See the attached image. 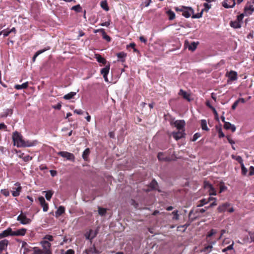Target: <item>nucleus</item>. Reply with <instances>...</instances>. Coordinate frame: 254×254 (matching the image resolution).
Instances as JSON below:
<instances>
[{"mask_svg": "<svg viewBox=\"0 0 254 254\" xmlns=\"http://www.w3.org/2000/svg\"><path fill=\"white\" fill-rule=\"evenodd\" d=\"M107 212V209L105 208H101L99 207H98V213L101 216L104 215Z\"/></svg>", "mask_w": 254, "mask_h": 254, "instance_id": "42", "label": "nucleus"}, {"mask_svg": "<svg viewBox=\"0 0 254 254\" xmlns=\"http://www.w3.org/2000/svg\"><path fill=\"white\" fill-rule=\"evenodd\" d=\"M235 5V0H224L223 2V6L226 8H232Z\"/></svg>", "mask_w": 254, "mask_h": 254, "instance_id": "12", "label": "nucleus"}, {"mask_svg": "<svg viewBox=\"0 0 254 254\" xmlns=\"http://www.w3.org/2000/svg\"><path fill=\"white\" fill-rule=\"evenodd\" d=\"M254 174V167L251 166L250 167V173H249V175L250 176H252Z\"/></svg>", "mask_w": 254, "mask_h": 254, "instance_id": "61", "label": "nucleus"}, {"mask_svg": "<svg viewBox=\"0 0 254 254\" xmlns=\"http://www.w3.org/2000/svg\"><path fill=\"white\" fill-rule=\"evenodd\" d=\"M17 220L19 221V222L23 225L29 224L31 222V220L29 218H28L26 217V214L22 212L18 216Z\"/></svg>", "mask_w": 254, "mask_h": 254, "instance_id": "3", "label": "nucleus"}, {"mask_svg": "<svg viewBox=\"0 0 254 254\" xmlns=\"http://www.w3.org/2000/svg\"><path fill=\"white\" fill-rule=\"evenodd\" d=\"M74 254V251L71 249L68 250L66 252V253H65V254Z\"/></svg>", "mask_w": 254, "mask_h": 254, "instance_id": "64", "label": "nucleus"}, {"mask_svg": "<svg viewBox=\"0 0 254 254\" xmlns=\"http://www.w3.org/2000/svg\"><path fill=\"white\" fill-rule=\"evenodd\" d=\"M1 191H2V193L5 196H7L9 195V193L7 190H2Z\"/></svg>", "mask_w": 254, "mask_h": 254, "instance_id": "62", "label": "nucleus"}, {"mask_svg": "<svg viewBox=\"0 0 254 254\" xmlns=\"http://www.w3.org/2000/svg\"><path fill=\"white\" fill-rule=\"evenodd\" d=\"M158 159L159 161L169 162L171 160L170 157L165 155V153L160 152L158 153Z\"/></svg>", "mask_w": 254, "mask_h": 254, "instance_id": "13", "label": "nucleus"}, {"mask_svg": "<svg viewBox=\"0 0 254 254\" xmlns=\"http://www.w3.org/2000/svg\"><path fill=\"white\" fill-rule=\"evenodd\" d=\"M168 14L169 15V19L170 20H173L175 18V14L173 11H172L171 10L168 11Z\"/></svg>", "mask_w": 254, "mask_h": 254, "instance_id": "45", "label": "nucleus"}, {"mask_svg": "<svg viewBox=\"0 0 254 254\" xmlns=\"http://www.w3.org/2000/svg\"><path fill=\"white\" fill-rule=\"evenodd\" d=\"M6 129H7V127L4 123L0 124V130L2 129L4 131H6Z\"/></svg>", "mask_w": 254, "mask_h": 254, "instance_id": "57", "label": "nucleus"}, {"mask_svg": "<svg viewBox=\"0 0 254 254\" xmlns=\"http://www.w3.org/2000/svg\"><path fill=\"white\" fill-rule=\"evenodd\" d=\"M73 112L78 115H82L83 114V111L81 109H75L73 111Z\"/></svg>", "mask_w": 254, "mask_h": 254, "instance_id": "58", "label": "nucleus"}, {"mask_svg": "<svg viewBox=\"0 0 254 254\" xmlns=\"http://www.w3.org/2000/svg\"><path fill=\"white\" fill-rule=\"evenodd\" d=\"M197 44L194 42H192L189 46L188 49L189 50L193 51L196 48Z\"/></svg>", "mask_w": 254, "mask_h": 254, "instance_id": "41", "label": "nucleus"}, {"mask_svg": "<svg viewBox=\"0 0 254 254\" xmlns=\"http://www.w3.org/2000/svg\"><path fill=\"white\" fill-rule=\"evenodd\" d=\"M50 47H48L47 48H45L43 50L38 51L35 54H36V56H39V55L44 53V52L50 50Z\"/></svg>", "mask_w": 254, "mask_h": 254, "instance_id": "49", "label": "nucleus"}, {"mask_svg": "<svg viewBox=\"0 0 254 254\" xmlns=\"http://www.w3.org/2000/svg\"><path fill=\"white\" fill-rule=\"evenodd\" d=\"M201 136V134L200 133H198V132H197V133H195L193 136V138L192 139V141H196L199 137H200Z\"/></svg>", "mask_w": 254, "mask_h": 254, "instance_id": "50", "label": "nucleus"}, {"mask_svg": "<svg viewBox=\"0 0 254 254\" xmlns=\"http://www.w3.org/2000/svg\"><path fill=\"white\" fill-rule=\"evenodd\" d=\"M192 12V10L191 9H186L183 11V15L186 18H189L191 16V13Z\"/></svg>", "mask_w": 254, "mask_h": 254, "instance_id": "34", "label": "nucleus"}, {"mask_svg": "<svg viewBox=\"0 0 254 254\" xmlns=\"http://www.w3.org/2000/svg\"><path fill=\"white\" fill-rule=\"evenodd\" d=\"M180 94H181L182 95H183V97L185 99L190 100V99H189V95L186 92H185L181 89L180 91Z\"/></svg>", "mask_w": 254, "mask_h": 254, "instance_id": "48", "label": "nucleus"}, {"mask_svg": "<svg viewBox=\"0 0 254 254\" xmlns=\"http://www.w3.org/2000/svg\"><path fill=\"white\" fill-rule=\"evenodd\" d=\"M98 230H96L95 232H93L92 230H90L85 233V236L86 239L89 240L91 242V241L96 236Z\"/></svg>", "mask_w": 254, "mask_h": 254, "instance_id": "7", "label": "nucleus"}, {"mask_svg": "<svg viewBox=\"0 0 254 254\" xmlns=\"http://www.w3.org/2000/svg\"><path fill=\"white\" fill-rule=\"evenodd\" d=\"M76 94V92H71L64 96V98L65 100H70L73 98Z\"/></svg>", "mask_w": 254, "mask_h": 254, "instance_id": "29", "label": "nucleus"}, {"mask_svg": "<svg viewBox=\"0 0 254 254\" xmlns=\"http://www.w3.org/2000/svg\"><path fill=\"white\" fill-rule=\"evenodd\" d=\"M158 186L157 182L155 180H153L152 181V182L150 183L149 188L146 190V191H150L152 190L156 189L157 187Z\"/></svg>", "mask_w": 254, "mask_h": 254, "instance_id": "24", "label": "nucleus"}, {"mask_svg": "<svg viewBox=\"0 0 254 254\" xmlns=\"http://www.w3.org/2000/svg\"><path fill=\"white\" fill-rule=\"evenodd\" d=\"M175 127L179 130H184V127L185 125V122L184 120H177L174 123Z\"/></svg>", "mask_w": 254, "mask_h": 254, "instance_id": "11", "label": "nucleus"}, {"mask_svg": "<svg viewBox=\"0 0 254 254\" xmlns=\"http://www.w3.org/2000/svg\"><path fill=\"white\" fill-rule=\"evenodd\" d=\"M218 134H219V137L220 138L223 137L225 136L224 134L222 132L221 128H220V127L219 128V129H218Z\"/></svg>", "mask_w": 254, "mask_h": 254, "instance_id": "55", "label": "nucleus"}, {"mask_svg": "<svg viewBox=\"0 0 254 254\" xmlns=\"http://www.w3.org/2000/svg\"><path fill=\"white\" fill-rule=\"evenodd\" d=\"M13 190L12 191V194L13 196H18L20 194V192L21 190V187L20 185H18L17 188L16 189H13Z\"/></svg>", "mask_w": 254, "mask_h": 254, "instance_id": "26", "label": "nucleus"}, {"mask_svg": "<svg viewBox=\"0 0 254 254\" xmlns=\"http://www.w3.org/2000/svg\"><path fill=\"white\" fill-rule=\"evenodd\" d=\"M217 233V230L213 229H212L209 232H208L206 235V239L207 240V241H210V240H211V239H210L211 237L214 236V235L216 234Z\"/></svg>", "mask_w": 254, "mask_h": 254, "instance_id": "25", "label": "nucleus"}, {"mask_svg": "<svg viewBox=\"0 0 254 254\" xmlns=\"http://www.w3.org/2000/svg\"><path fill=\"white\" fill-rule=\"evenodd\" d=\"M97 61L100 63L105 64H106V60L100 55H98L97 57Z\"/></svg>", "mask_w": 254, "mask_h": 254, "instance_id": "40", "label": "nucleus"}, {"mask_svg": "<svg viewBox=\"0 0 254 254\" xmlns=\"http://www.w3.org/2000/svg\"><path fill=\"white\" fill-rule=\"evenodd\" d=\"M12 229L10 228H8L6 230L3 231L2 233H0V237L3 238L8 236H12Z\"/></svg>", "mask_w": 254, "mask_h": 254, "instance_id": "19", "label": "nucleus"}, {"mask_svg": "<svg viewBox=\"0 0 254 254\" xmlns=\"http://www.w3.org/2000/svg\"><path fill=\"white\" fill-rule=\"evenodd\" d=\"M8 241L4 239L0 241V254H1L2 252L6 249Z\"/></svg>", "mask_w": 254, "mask_h": 254, "instance_id": "17", "label": "nucleus"}, {"mask_svg": "<svg viewBox=\"0 0 254 254\" xmlns=\"http://www.w3.org/2000/svg\"><path fill=\"white\" fill-rule=\"evenodd\" d=\"M43 193H46V198L47 200H50L53 194H54V191L50 190L48 191H44Z\"/></svg>", "mask_w": 254, "mask_h": 254, "instance_id": "31", "label": "nucleus"}, {"mask_svg": "<svg viewBox=\"0 0 254 254\" xmlns=\"http://www.w3.org/2000/svg\"><path fill=\"white\" fill-rule=\"evenodd\" d=\"M44 239L45 240H48L50 241H52L53 240V237L51 235H46Z\"/></svg>", "mask_w": 254, "mask_h": 254, "instance_id": "56", "label": "nucleus"}, {"mask_svg": "<svg viewBox=\"0 0 254 254\" xmlns=\"http://www.w3.org/2000/svg\"><path fill=\"white\" fill-rule=\"evenodd\" d=\"M233 245H234V242H232V244L229 245V246L227 247L226 248L223 249L222 251L223 253L226 252L227 251L231 250L233 249Z\"/></svg>", "mask_w": 254, "mask_h": 254, "instance_id": "44", "label": "nucleus"}, {"mask_svg": "<svg viewBox=\"0 0 254 254\" xmlns=\"http://www.w3.org/2000/svg\"><path fill=\"white\" fill-rule=\"evenodd\" d=\"M39 203L41 206L43 207V210L44 212L48 211L49 206L48 204L46 203L45 198L43 196H40L38 197Z\"/></svg>", "mask_w": 254, "mask_h": 254, "instance_id": "9", "label": "nucleus"}, {"mask_svg": "<svg viewBox=\"0 0 254 254\" xmlns=\"http://www.w3.org/2000/svg\"><path fill=\"white\" fill-rule=\"evenodd\" d=\"M28 85V82H26L21 85L16 84L14 86V88L17 90H20L22 89H26L27 88Z\"/></svg>", "mask_w": 254, "mask_h": 254, "instance_id": "28", "label": "nucleus"}, {"mask_svg": "<svg viewBox=\"0 0 254 254\" xmlns=\"http://www.w3.org/2000/svg\"><path fill=\"white\" fill-rule=\"evenodd\" d=\"M230 24L232 27L234 28H239L241 26V24L240 22L236 20L234 21H231Z\"/></svg>", "mask_w": 254, "mask_h": 254, "instance_id": "32", "label": "nucleus"}, {"mask_svg": "<svg viewBox=\"0 0 254 254\" xmlns=\"http://www.w3.org/2000/svg\"><path fill=\"white\" fill-rule=\"evenodd\" d=\"M232 158L235 159L237 160L239 163H240L241 165L244 164L243 163V160L242 158V157L240 156H235L234 155H232Z\"/></svg>", "mask_w": 254, "mask_h": 254, "instance_id": "39", "label": "nucleus"}, {"mask_svg": "<svg viewBox=\"0 0 254 254\" xmlns=\"http://www.w3.org/2000/svg\"><path fill=\"white\" fill-rule=\"evenodd\" d=\"M245 15V12L241 14L240 15H239L237 16V18L236 20L238 21L239 22H240V23H241V22L242 21V20Z\"/></svg>", "mask_w": 254, "mask_h": 254, "instance_id": "52", "label": "nucleus"}, {"mask_svg": "<svg viewBox=\"0 0 254 254\" xmlns=\"http://www.w3.org/2000/svg\"><path fill=\"white\" fill-rule=\"evenodd\" d=\"M90 154V150L89 148H86L82 153V158L85 161H87L88 156Z\"/></svg>", "mask_w": 254, "mask_h": 254, "instance_id": "33", "label": "nucleus"}, {"mask_svg": "<svg viewBox=\"0 0 254 254\" xmlns=\"http://www.w3.org/2000/svg\"><path fill=\"white\" fill-rule=\"evenodd\" d=\"M38 141L35 140H23L22 144H20V147H31L35 146L37 144Z\"/></svg>", "mask_w": 254, "mask_h": 254, "instance_id": "6", "label": "nucleus"}, {"mask_svg": "<svg viewBox=\"0 0 254 254\" xmlns=\"http://www.w3.org/2000/svg\"><path fill=\"white\" fill-rule=\"evenodd\" d=\"M20 157L22 158L23 160L25 162H28L32 159V157L28 155L24 156H20Z\"/></svg>", "mask_w": 254, "mask_h": 254, "instance_id": "47", "label": "nucleus"}, {"mask_svg": "<svg viewBox=\"0 0 254 254\" xmlns=\"http://www.w3.org/2000/svg\"><path fill=\"white\" fill-rule=\"evenodd\" d=\"M204 188L205 189L208 190V191H209L210 195H216V191L215 189L212 186V185L210 184L208 182L205 181L204 182Z\"/></svg>", "mask_w": 254, "mask_h": 254, "instance_id": "5", "label": "nucleus"}, {"mask_svg": "<svg viewBox=\"0 0 254 254\" xmlns=\"http://www.w3.org/2000/svg\"><path fill=\"white\" fill-rule=\"evenodd\" d=\"M241 168H242V173L243 175H245L247 172V169L245 167L244 164L241 165Z\"/></svg>", "mask_w": 254, "mask_h": 254, "instance_id": "53", "label": "nucleus"}, {"mask_svg": "<svg viewBox=\"0 0 254 254\" xmlns=\"http://www.w3.org/2000/svg\"><path fill=\"white\" fill-rule=\"evenodd\" d=\"M2 34L3 35V37H6L9 35L10 34V32L9 30H3L2 31L0 32V35Z\"/></svg>", "mask_w": 254, "mask_h": 254, "instance_id": "54", "label": "nucleus"}, {"mask_svg": "<svg viewBox=\"0 0 254 254\" xmlns=\"http://www.w3.org/2000/svg\"><path fill=\"white\" fill-rule=\"evenodd\" d=\"M210 245H208L206 247H205L203 250V251L205 252H210L211 251V249L212 248V245H214L216 243V240H214L213 241H211L209 242Z\"/></svg>", "mask_w": 254, "mask_h": 254, "instance_id": "27", "label": "nucleus"}, {"mask_svg": "<svg viewBox=\"0 0 254 254\" xmlns=\"http://www.w3.org/2000/svg\"><path fill=\"white\" fill-rule=\"evenodd\" d=\"M27 229L25 228H21L16 231H12V236H24L26 232Z\"/></svg>", "mask_w": 254, "mask_h": 254, "instance_id": "16", "label": "nucleus"}, {"mask_svg": "<svg viewBox=\"0 0 254 254\" xmlns=\"http://www.w3.org/2000/svg\"><path fill=\"white\" fill-rule=\"evenodd\" d=\"M227 138L228 139V142L231 144H234L235 143V142L234 141H233L229 136H227Z\"/></svg>", "mask_w": 254, "mask_h": 254, "instance_id": "63", "label": "nucleus"}, {"mask_svg": "<svg viewBox=\"0 0 254 254\" xmlns=\"http://www.w3.org/2000/svg\"><path fill=\"white\" fill-rule=\"evenodd\" d=\"M201 127L202 130L208 131L209 128L207 126V122L205 120H201L200 121Z\"/></svg>", "mask_w": 254, "mask_h": 254, "instance_id": "30", "label": "nucleus"}, {"mask_svg": "<svg viewBox=\"0 0 254 254\" xmlns=\"http://www.w3.org/2000/svg\"><path fill=\"white\" fill-rule=\"evenodd\" d=\"M228 79L231 81L236 80L237 79V73L234 71H231L228 73Z\"/></svg>", "mask_w": 254, "mask_h": 254, "instance_id": "22", "label": "nucleus"}, {"mask_svg": "<svg viewBox=\"0 0 254 254\" xmlns=\"http://www.w3.org/2000/svg\"><path fill=\"white\" fill-rule=\"evenodd\" d=\"M224 127L226 129H231L232 132H234L236 130L235 125L231 124L229 122H225Z\"/></svg>", "mask_w": 254, "mask_h": 254, "instance_id": "20", "label": "nucleus"}, {"mask_svg": "<svg viewBox=\"0 0 254 254\" xmlns=\"http://www.w3.org/2000/svg\"><path fill=\"white\" fill-rule=\"evenodd\" d=\"M12 139L14 144L16 145L17 146L19 147H20L19 145L22 144L23 140L22 136L17 131L13 132Z\"/></svg>", "mask_w": 254, "mask_h": 254, "instance_id": "2", "label": "nucleus"}, {"mask_svg": "<svg viewBox=\"0 0 254 254\" xmlns=\"http://www.w3.org/2000/svg\"><path fill=\"white\" fill-rule=\"evenodd\" d=\"M117 56L118 58V61H120L122 62H124L125 61V58L127 57V54L125 52H122L117 53Z\"/></svg>", "mask_w": 254, "mask_h": 254, "instance_id": "23", "label": "nucleus"}, {"mask_svg": "<svg viewBox=\"0 0 254 254\" xmlns=\"http://www.w3.org/2000/svg\"><path fill=\"white\" fill-rule=\"evenodd\" d=\"M239 103L238 102V101L237 100H236L234 103V104H233L232 106V109L233 110H235L236 107H237L238 104Z\"/></svg>", "mask_w": 254, "mask_h": 254, "instance_id": "60", "label": "nucleus"}, {"mask_svg": "<svg viewBox=\"0 0 254 254\" xmlns=\"http://www.w3.org/2000/svg\"><path fill=\"white\" fill-rule=\"evenodd\" d=\"M64 211H65L64 207V206H60L58 208L57 211L56 212V215L57 216H60V215H62L64 212Z\"/></svg>", "mask_w": 254, "mask_h": 254, "instance_id": "36", "label": "nucleus"}, {"mask_svg": "<svg viewBox=\"0 0 254 254\" xmlns=\"http://www.w3.org/2000/svg\"><path fill=\"white\" fill-rule=\"evenodd\" d=\"M110 65H106L105 67L101 69V73L103 75L105 81L108 82L107 75L109 72Z\"/></svg>", "mask_w": 254, "mask_h": 254, "instance_id": "10", "label": "nucleus"}, {"mask_svg": "<svg viewBox=\"0 0 254 254\" xmlns=\"http://www.w3.org/2000/svg\"><path fill=\"white\" fill-rule=\"evenodd\" d=\"M208 202V201H207L205 199H202L200 200V204L198 205L197 206L201 207L203 206L204 204H207Z\"/></svg>", "mask_w": 254, "mask_h": 254, "instance_id": "51", "label": "nucleus"}, {"mask_svg": "<svg viewBox=\"0 0 254 254\" xmlns=\"http://www.w3.org/2000/svg\"><path fill=\"white\" fill-rule=\"evenodd\" d=\"M39 203L41 206L43 207V210L44 212L48 211L49 206L48 204L46 203L45 198L43 196H40L38 197Z\"/></svg>", "mask_w": 254, "mask_h": 254, "instance_id": "8", "label": "nucleus"}, {"mask_svg": "<svg viewBox=\"0 0 254 254\" xmlns=\"http://www.w3.org/2000/svg\"><path fill=\"white\" fill-rule=\"evenodd\" d=\"M57 154L64 158H65L68 160L74 161L75 157L72 153L66 151H60Z\"/></svg>", "mask_w": 254, "mask_h": 254, "instance_id": "4", "label": "nucleus"}, {"mask_svg": "<svg viewBox=\"0 0 254 254\" xmlns=\"http://www.w3.org/2000/svg\"><path fill=\"white\" fill-rule=\"evenodd\" d=\"M85 252L87 254H99L100 253V252L95 248V245H93L89 249L86 250Z\"/></svg>", "mask_w": 254, "mask_h": 254, "instance_id": "21", "label": "nucleus"}, {"mask_svg": "<svg viewBox=\"0 0 254 254\" xmlns=\"http://www.w3.org/2000/svg\"><path fill=\"white\" fill-rule=\"evenodd\" d=\"M41 244L45 250H49L51 245L48 241L45 240L41 242Z\"/></svg>", "mask_w": 254, "mask_h": 254, "instance_id": "35", "label": "nucleus"}, {"mask_svg": "<svg viewBox=\"0 0 254 254\" xmlns=\"http://www.w3.org/2000/svg\"><path fill=\"white\" fill-rule=\"evenodd\" d=\"M203 6L206 11H208L211 8V5L209 4L208 3H204Z\"/></svg>", "mask_w": 254, "mask_h": 254, "instance_id": "59", "label": "nucleus"}, {"mask_svg": "<svg viewBox=\"0 0 254 254\" xmlns=\"http://www.w3.org/2000/svg\"><path fill=\"white\" fill-rule=\"evenodd\" d=\"M71 9L74 10L76 12H80L81 11L82 8L79 4H77L72 6Z\"/></svg>", "mask_w": 254, "mask_h": 254, "instance_id": "46", "label": "nucleus"}, {"mask_svg": "<svg viewBox=\"0 0 254 254\" xmlns=\"http://www.w3.org/2000/svg\"><path fill=\"white\" fill-rule=\"evenodd\" d=\"M172 214L173 215V219L177 220L179 219V215L178 214V210H175L172 212Z\"/></svg>", "mask_w": 254, "mask_h": 254, "instance_id": "43", "label": "nucleus"}, {"mask_svg": "<svg viewBox=\"0 0 254 254\" xmlns=\"http://www.w3.org/2000/svg\"><path fill=\"white\" fill-rule=\"evenodd\" d=\"M32 254H52V253L49 250H42L37 248H35Z\"/></svg>", "mask_w": 254, "mask_h": 254, "instance_id": "15", "label": "nucleus"}, {"mask_svg": "<svg viewBox=\"0 0 254 254\" xmlns=\"http://www.w3.org/2000/svg\"><path fill=\"white\" fill-rule=\"evenodd\" d=\"M254 11V0L248 1L244 8L245 16L251 15Z\"/></svg>", "mask_w": 254, "mask_h": 254, "instance_id": "1", "label": "nucleus"}, {"mask_svg": "<svg viewBox=\"0 0 254 254\" xmlns=\"http://www.w3.org/2000/svg\"><path fill=\"white\" fill-rule=\"evenodd\" d=\"M101 30V33L102 34L103 38L106 40L108 42H110L111 41V38L110 36L107 35L104 29H102Z\"/></svg>", "mask_w": 254, "mask_h": 254, "instance_id": "37", "label": "nucleus"}, {"mask_svg": "<svg viewBox=\"0 0 254 254\" xmlns=\"http://www.w3.org/2000/svg\"><path fill=\"white\" fill-rule=\"evenodd\" d=\"M230 206V204L229 203H225L220 205L217 210L219 212H223L225 211H227L228 208Z\"/></svg>", "mask_w": 254, "mask_h": 254, "instance_id": "18", "label": "nucleus"}, {"mask_svg": "<svg viewBox=\"0 0 254 254\" xmlns=\"http://www.w3.org/2000/svg\"><path fill=\"white\" fill-rule=\"evenodd\" d=\"M172 134L174 138L176 140H178L184 136V130H179L178 132H174Z\"/></svg>", "mask_w": 254, "mask_h": 254, "instance_id": "14", "label": "nucleus"}, {"mask_svg": "<svg viewBox=\"0 0 254 254\" xmlns=\"http://www.w3.org/2000/svg\"><path fill=\"white\" fill-rule=\"evenodd\" d=\"M101 6L105 10H106L107 11L109 10V7L108 6V4L106 0L102 1L101 2Z\"/></svg>", "mask_w": 254, "mask_h": 254, "instance_id": "38", "label": "nucleus"}]
</instances>
